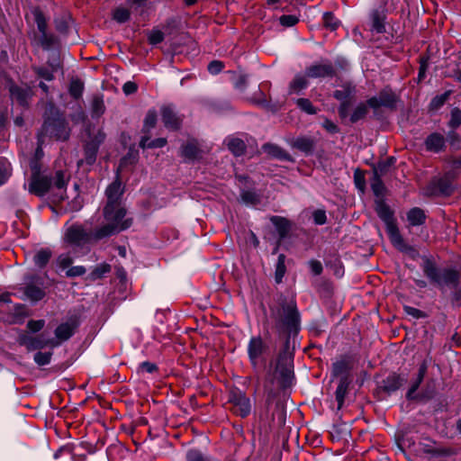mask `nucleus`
<instances>
[{
  "label": "nucleus",
  "mask_w": 461,
  "mask_h": 461,
  "mask_svg": "<svg viewBox=\"0 0 461 461\" xmlns=\"http://www.w3.org/2000/svg\"><path fill=\"white\" fill-rule=\"evenodd\" d=\"M421 269L431 285H435L443 296L450 291L453 305L461 306V275L454 267H440L430 258H424Z\"/></svg>",
  "instance_id": "obj_1"
},
{
  "label": "nucleus",
  "mask_w": 461,
  "mask_h": 461,
  "mask_svg": "<svg viewBox=\"0 0 461 461\" xmlns=\"http://www.w3.org/2000/svg\"><path fill=\"white\" fill-rule=\"evenodd\" d=\"M105 223L95 231V240H101L131 227V219L126 218V210L122 204L105 205L104 208Z\"/></svg>",
  "instance_id": "obj_2"
},
{
  "label": "nucleus",
  "mask_w": 461,
  "mask_h": 461,
  "mask_svg": "<svg viewBox=\"0 0 461 461\" xmlns=\"http://www.w3.org/2000/svg\"><path fill=\"white\" fill-rule=\"evenodd\" d=\"M288 346L289 340L286 339L285 348L278 354L274 368L268 374L271 383L276 381L283 388L290 386L294 379L293 354L288 350Z\"/></svg>",
  "instance_id": "obj_3"
},
{
  "label": "nucleus",
  "mask_w": 461,
  "mask_h": 461,
  "mask_svg": "<svg viewBox=\"0 0 461 461\" xmlns=\"http://www.w3.org/2000/svg\"><path fill=\"white\" fill-rule=\"evenodd\" d=\"M376 212L380 219L385 223L387 234L392 244L400 251L408 253L414 258L417 252L413 247L404 241L394 222L393 214L390 208L384 203H380L377 206Z\"/></svg>",
  "instance_id": "obj_4"
},
{
  "label": "nucleus",
  "mask_w": 461,
  "mask_h": 461,
  "mask_svg": "<svg viewBox=\"0 0 461 461\" xmlns=\"http://www.w3.org/2000/svg\"><path fill=\"white\" fill-rule=\"evenodd\" d=\"M276 328L280 333L296 332L300 315L294 301L283 303L274 313Z\"/></svg>",
  "instance_id": "obj_5"
},
{
  "label": "nucleus",
  "mask_w": 461,
  "mask_h": 461,
  "mask_svg": "<svg viewBox=\"0 0 461 461\" xmlns=\"http://www.w3.org/2000/svg\"><path fill=\"white\" fill-rule=\"evenodd\" d=\"M68 180V177L61 170L57 171L53 178L35 174L30 181L29 192L38 196H43L51 186H54L62 193L66 188ZM63 198L62 194H58L59 201L63 200Z\"/></svg>",
  "instance_id": "obj_6"
},
{
  "label": "nucleus",
  "mask_w": 461,
  "mask_h": 461,
  "mask_svg": "<svg viewBox=\"0 0 461 461\" xmlns=\"http://www.w3.org/2000/svg\"><path fill=\"white\" fill-rule=\"evenodd\" d=\"M44 136L66 140L69 136V131L65 120L59 116L45 120L41 133L39 136L40 145L43 142Z\"/></svg>",
  "instance_id": "obj_7"
},
{
  "label": "nucleus",
  "mask_w": 461,
  "mask_h": 461,
  "mask_svg": "<svg viewBox=\"0 0 461 461\" xmlns=\"http://www.w3.org/2000/svg\"><path fill=\"white\" fill-rule=\"evenodd\" d=\"M95 239V233L86 230L82 225L74 224L68 227L65 232L64 240L67 243L74 247H84Z\"/></svg>",
  "instance_id": "obj_8"
},
{
  "label": "nucleus",
  "mask_w": 461,
  "mask_h": 461,
  "mask_svg": "<svg viewBox=\"0 0 461 461\" xmlns=\"http://www.w3.org/2000/svg\"><path fill=\"white\" fill-rule=\"evenodd\" d=\"M268 345L260 336L252 337L248 344V356L251 365L256 367L259 362L265 361V356L268 352Z\"/></svg>",
  "instance_id": "obj_9"
},
{
  "label": "nucleus",
  "mask_w": 461,
  "mask_h": 461,
  "mask_svg": "<svg viewBox=\"0 0 461 461\" xmlns=\"http://www.w3.org/2000/svg\"><path fill=\"white\" fill-rule=\"evenodd\" d=\"M229 402L232 405V411L240 416L246 417L250 413L251 405L249 399L240 390H233L229 396Z\"/></svg>",
  "instance_id": "obj_10"
},
{
  "label": "nucleus",
  "mask_w": 461,
  "mask_h": 461,
  "mask_svg": "<svg viewBox=\"0 0 461 461\" xmlns=\"http://www.w3.org/2000/svg\"><path fill=\"white\" fill-rule=\"evenodd\" d=\"M20 345L26 347L30 351L41 349L49 345L56 347L59 342H55L53 339H46L43 334L37 336H31L29 334H21L18 338Z\"/></svg>",
  "instance_id": "obj_11"
},
{
  "label": "nucleus",
  "mask_w": 461,
  "mask_h": 461,
  "mask_svg": "<svg viewBox=\"0 0 461 461\" xmlns=\"http://www.w3.org/2000/svg\"><path fill=\"white\" fill-rule=\"evenodd\" d=\"M24 294L32 302H39L44 298L45 291L40 277L36 276L25 277Z\"/></svg>",
  "instance_id": "obj_12"
},
{
  "label": "nucleus",
  "mask_w": 461,
  "mask_h": 461,
  "mask_svg": "<svg viewBox=\"0 0 461 461\" xmlns=\"http://www.w3.org/2000/svg\"><path fill=\"white\" fill-rule=\"evenodd\" d=\"M395 94L389 88L383 89L378 96L371 97L367 100V104L373 109L379 107L393 108L396 103Z\"/></svg>",
  "instance_id": "obj_13"
},
{
  "label": "nucleus",
  "mask_w": 461,
  "mask_h": 461,
  "mask_svg": "<svg viewBox=\"0 0 461 461\" xmlns=\"http://www.w3.org/2000/svg\"><path fill=\"white\" fill-rule=\"evenodd\" d=\"M9 92L11 98L22 106L28 104V100L32 97V89L27 86H17L10 84Z\"/></svg>",
  "instance_id": "obj_14"
},
{
  "label": "nucleus",
  "mask_w": 461,
  "mask_h": 461,
  "mask_svg": "<svg viewBox=\"0 0 461 461\" xmlns=\"http://www.w3.org/2000/svg\"><path fill=\"white\" fill-rule=\"evenodd\" d=\"M306 76L310 78L332 77L335 69L330 62L313 64L306 68Z\"/></svg>",
  "instance_id": "obj_15"
},
{
  "label": "nucleus",
  "mask_w": 461,
  "mask_h": 461,
  "mask_svg": "<svg viewBox=\"0 0 461 461\" xmlns=\"http://www.w3.org/2000/svg\"><path fill=\"white\" fill-rule=\"evenodd\" d=\"M162 122L169 130H178L182 123V118L176 113L173 107L164 106L161 108Z\"/></svg>",
  "instance_id": "obj_16"
},
{
  "label": "nucleus",
  "mask_w": 461,
  "mask_h": 461,
  "mask_svg": "<svg viewBox=\"0 0 461 461\" xmlns=\"http://www.w3.org/2000/svg\"><path fill=\"white\" fill-rule=\"evenodd\" d=\"M123 193V188L122 186V182L119 179V176L108 185L105 191V194L107 197V203L105 205L114 206L115 204H121V196Z\"/></svg>",
  "instance_id": "obj_17"
},
{
  "label": "nucleus",
  "mask_w": 461,
  "mask_h": 461,
  "mask_svg": "<svg viewBox=\"0 0 461 461\" xmlns=\"http://www.w3.org/2000/svg\"><path fill=\"white\" fill-rule=\"evenodd\" d=\"M34 17H35V23L37 24V28H38L39 32L41 33L42 45L45 48H50L53 44L54 40L51 36H48V34H47L46 18L41 11H35Z\"/></svg>",
  "instance_id": "obj_18"
},
{
  "label": "nucleus",
  "mask_w": 461,
  "mask_h": 461,
  "mask_svg": "<svg viewBox=\"0 0 461 461\" xmlns=\"http://www.w3.org/2000/svg\"><path fill=\"white\" fill-rule=\"evenodd\" d=\"M356 86L351 83H346L341 86L340 89H337L333 93L335 99L343 103H351V100L355 97Z\"/></svg>",
  "instance_id": "obj_19"
},
{
  "label": "nucleus",
  "mask_w": 461,
  "mask_h": 461,
  "mask_svg": "<svg viewBox=\"0 0 461 461\" xmlns=\"http://www.w3.org/2000/svg\"><path fill=\"white\" fill-rule=\"evenodd\" d=\"M426 149L432 152H439L445 147V138L440 133H431L425 140Z\"/></svg>",
  "instance_id": "obj_20"
},
{
  "label": "nucleus",
  "mask_w": 461,
  "mask_h": 461,
  "mask_svg": "<svg viewBox=\"0 0 461 461\" xmlns=\"http://www.w3.org/2000/svg\"><path fill=\"white\" fill-rule=\"evenodd\" d=\"M265 153L280 160L290 161L291 156L283 149L275 144H264L262 147Z\"/></svg>",
  "instance_id": "obj_21"
},
{
  "label": "nucleus",
  "mask_w": 461,
  "mask_h": 461,
  "mask_svg": "<svg viewBox=\"0 0 461 461\" xmlns=\"http://www.w3.org/2000/svg\"><path fill=\"white\" fill-rule=\"evenodd\" d=\"M405 380L397 375H391L383 381L382 388L384 392L391 393L397 391Z\"/></svg>",
  "instance_id": "obj_22"
},
{
  "label": "nucleus",
  "mask_w": 461,
  "mask_h": 461,
  "mask_svg": "<svg viewBox=\"0 0 461 461\" xmlns=\"http://www.w3.org/2000/svg\"><path fill=\"white\" fill-rule=\"evenodd\" d=\"M384 174V164H378L374 169V176L371 181V187L375 195H381L384 191V185L380 176Z\"/></svg>",
  "instance_id": "obj_23"
},
{
  "label": "nucleus",
  "mask_w": 461,
  "mask_h": 461,
  "mask_svg": "<svg viewBox=\"0 0 461 461\" xmlns=\"http://www.w3.org/2000/svg\"><path fill=\"white\" fill-rule=\"evenodd\" d=\"M372 30L377 33H382L385 30L384 19L385 14L383 10H374L371 14Z\"/></svg>",
  "instance_id": "obj_24"
},
{
  "label": "nucleus",
  "mask_w": 461,
  "mask_h": 461,
  "mask_svg": "<svg viewBox=\"0 0 461 461\" xmlns=\"http://www.w3.org/2000/svg\"><path fill=\"white\" fill-rule=\"evenodd\" d=\"M307 76L296 75L289 85L288 94H299L308 86Z\"/></svg>",
  "instance_id": "obj_25"
},
{
  "label": "nucleus",
  "mask_w": 461,
  "mask_h": 461,
  "mask_svg": "<svg viewBox=\"0 0 461 461\" xmlns=\"http://www.w3.org/2000/svg\"><path fill=\"white\" fill-rule=\"evenodd\" d=\"M349 385V380L347 376H341L339 378V382L338 387L335 392L336 401L338 402L339 409H340L343 405L345 396L348 393Z\"/></svg>",
  "instance_id": "obj_26"
},
{
  "label": "nucleus",
  "mask_w": 461,
  "mask_h": 461,
  "mask_svg": "<svg viewBox=\"0 0 461 461\" xmlns=\"http://www.w3.org/2000/svg\"><path fill=\"white\" fill-rule=\"evenodd\" d=\"M75 326L71 323H61L55 330V336L59 341L68 340L74 334Z\"/></svg>",
  "instance_id": "obj_27"
},
{
  "label": "nucleus",
  "mask_w": 461,
  "mask_h": 461,
  "mask_svg": "<svg viewBox=\"0 0 461 461\" xmlns=\"http://www.w3.org/2000/svg\"><path fill=\"white\" fill-rule=\"evenodd\" d=\"M426 215L424 212L418 207L411 209L407 213V220L411 226H420L424 223Z\"/></svg>",
  "instance_id": "obj_28"
},
{
  "label": "nucleus",
  "mask_w": 461,
  "mask_h": 461,
  "mask_svg": "<svg viewBox=\"0 0 461 461\" xmlns=\"http://www.w3.org/2000/svg\"><path fill=\"white\" fill-rule=\"evenodd\" d=\"M228 149L235 155L240 156L244 153L246 145L241 139L229 137L225 140Z\"/></svg>",
  "instance_id": "obj_29"
},
{
  "label": "nucleus",
  "mask_w": 461,
  "mask_h": 461,
  "mask_svg": "<svg viewBox=\"0 0 461 461\" xmlns=\"http://www.w3.org/2000/svg\"><path fill=\"white\" fill-rule=\"evenodd\" d=\"M272 223L276 226L277 232L281 239L285 238L290 230L289 221L279 216L271 217Z\"/></svg>",
  "instance_id": "obj_30"
},
{
  "label": "nucleus",
  "mask_w": 461,
  "mask_h": 461,
  "mask_svg": "<svg viewBox=\"0 0 461 461\" xmlns=\"http://www.w3.org/2000/svg\"><path fill=\"white\" fill-rule=\"evenodd\" d=\"M50 258L51 251L49 249H41L35 253L33 257V262L35 266H37L40 268H42L48 264Z\"/></svg>",
  "instance_id": "obj_31"
},
{
  "label": "nucleus",
  "mask_w": 461,
  "mask_h": 461,
  "mask_svg": "<svg viewBox=\"0 0 461 461\" xmlns=\"http://www.w3.org/2000/svg\"><path fill=\"white\" fill-rule=\"evenodd\" d=\"M367 105V103H360L358 105H357L350 115V122L355 123L364 119L368 113Z\"/></svg>",
  "instance_id": "obj_32"
},
{
  "label": "nucleus",
  "mask_w": 461,
  "mask_h": 461,
  "mask_svg": "<svg viewBox=\"0 0 461 461\" xmlns=\"http://www.w3.org/2000/svg\"><path fill=\"white\" fill-rule=\"evenodd\" d=\"M166 144H167V140L165 138H158L154 140H149V137L147 135L143 136L140 141V146L142 149L161 148V147H164Z\"/></svg>",
  "instance_id": "obj_33"
},
{
  "label": "nucleus",
  "mask_w": 461,
  "mask_h": 461,
  "mask_svg": "<svg viewBox=\"0 0 461 461\" xmlns=\"http://www.w3.org/2000/svg\"><path fill=\"white\" fill-rule=\"evenodd\" d=\"M426 373H427V365L425 363H422L419 368L418 377H417L416 381L411 384V388L409 389V391L407 393L408 398H412V394L418 390Z\"/></svg>",
  "instance_id": "obj_34"
},
{
  "label": "nucleus",
  "mask_w": 461,
  "mask_h": 461,
  "mask_svg": "<svg viewBox=\"0 0 461 461\" xmlns=\"http://www.w3.org/2000/svg\"><path fill=\"white\" fill-rule=\"evenodd\" d=\"M240 198L245 204L251 206H256L261 202L260 196L253 191H242Z\"/></svg>",
  "instance_id": "obj_35"
},
{
  "label": "nucleus",
  "mask_w": 461,
  "mask_h": 461,
  "mask_svg": "<svg viewBox=\"0 0 461 461\" xmlns=\"http://www.w3.org/2000/svg\"><path fill=\"white\" fill-rule=\"evenodd\" d=\"M199 152L196 143L189 141L182 147L181 154L188 159H194L197 157Z\"/></svg>",
  "instance_id": "obj_36"
},
{
  "label": "nucleus",
  "mask_w": 461,
  "mask_h": 461,
  "mask_svg": "<svg viewBox=\"0 0 461 461\" xmlns=\"http://www.w3.org/2000/svg\"><path fill=\"white\" fill-rule=\"evenodd\" d=\"M285 256L284 254H280L278 256L277 263L276 266V273H275V279L277 284L281 283L283 280V277L285 274L286 267H285Z\"/></svg>",
  "instance_id": "obj_37"
},
{
  "label": "nucleus",
  "mask_w": 461,
  "mask_h": 461,
  "mask_svg": "<svg viewBox=\"0 0 461 461\" xmlns=\"http://www.w3.org/2000/svg\"><path fill=\"white\" fill-rule=\"evenodd\" d=\"M296 105L307 114H316L318 109L307 98H298L295 101Z\"/></svg>",
  "instance_id": "obj_38"
},
{
  "label": "nucleus",
  "mask_w": 461,
  "mask_h": 461,
  "mask_svg": "<svg viewBox=\"0 0 461 461\" xmlns=\"http://www.w3.org/2000/svg\"><path fill=\"white\" fill-rule=\"evenodd\" d=\"M71 17L68 14L61 15L55 19V26L60 33H66L69 28Z\"/></svg>",
  "instance_id": "obj_39"
},
{
  "label": "nucleus",
  "mask_w": 461,
  "mask_h": 461,
  "mask_svg": "<svg viewBox=\"0 0 461 461\" xmlns=\"http://www.w3.org/2000/svg\"><path fill=\"white\" fill-rule=\"evenodd\" d=\"M84 90V84L80 79H72L69 85V94L75 99L81 97Z\"/></svg>",
  "instance_id": "obj_40"
},
{
  "label": "nucleus",
  "mask_w": 461,
  "mask_h": 461,
  "mask_svg": "<svg viewBox=\"0 0 461 461\" xmlns=\"http://www.w3.org/2000/svg\"><path fill=\"white\" fill-rule=\"evenodd\" d=\"M294 147L303 152H310L313 149V141L305 137L298 138L294 140Z\"/></svg>",
  "instance_id": "obj_41"
},
{
  "label": "nucleus",
  "mask_w": 461,
  "mask_h": 461,
  "mask_svg": "<svg viewBox=\"0 0 461 461\" xmlns=\"http://www.w3.org/2000/svg\"><path fill=\"white\" fill-rule=\"evenodd\" d=\"M12 172L11 164L6 159H0V185L5 184Z\"/></svg>",
  "instance_id": "obj_42"
},
{
  "label": "nucleus",
  "mask_w": 461,
  "mask_h": 461,
  "mask_svg": "<svg viewBox=\"0 0 461 461\" xmlns=\"http://www.w3.org/2000/svg\"><path fill=\"white\" fill-rule=\"evenodd\" d=\"M57 70V68L54 65H51V69L44 67H36L34 68V72L38 75V77L47 80L51 81L54 78L53 73Z\"/></svg>",
  "instance_id": "obj_43"
},
{
  "label": "nucleus",
  "mask_w": 461,
  "mask_h": 461,
  "mask_svg": "<svg viewBox=\"0 0 461 461\" xmlns=\"http://www.w3.org/2000/svg\"><path fill=\"white\" fill-rule=\"evenodd\" d=\"M92 113L95 116H100L104 112V100L101 96L95 95L94 96L91 103Z\"/></svg>",
  "instance_id": "obj_44"
},
{
  "label": "nucleus",
  "mask_w": 461,
  "mask_h": 461,
  "mask_svg": "<svg viewBox=\"0 0 461 461\" xmlns=\"http://www.w3.org/2000/svg\"><path fill=\"white\" fill-rule=\"evenodd\" d=\"M437 188L440 194H450L453 191V185L451 181L447 178H440L437 181Z\"/></svg>",
  "instance_id": "obj_45"
},
{
  "label": "nucleus",
  "mask_w": 461,
  "mask_h": 461,
  "mask_svg": "<svg viewBox=\"0 0 461 461\" xmlns=\"http://www.w3.org/2000/svg\"><path fill=\"white\" fill-rule=\"evenodd\" d=\"M98 149L97 143H87L85 148L86 160L87 164H93L95 160L96 152Z\"/></svg>",
  "instance_id": "obj_46"
},
{
  "label": "nucleus",
  "mask_w": 461,
  "mask_h": 461,
  "mask_svg": "<svg viewBox=\"0 0 461 461\" xmlns=\"http://www.w3.org/2000/svg\"><path fill=\"white\" fill-rule=\"evenodd\" d=\"M113 18L120 23L127 22L130 18V12L127 8L118 7L113 11Z\"/></svg>",
  "instance_id": "obj_47"
},
{
  "label": "nucleus",
  "mask_w": 461,
  "mask_h": 461,
  "mask_svg": "<svg viewBox=\"0 0 461 461\" xmlns=\"http://www.w3.org/2000/svg\"><path fill=\"white\" fill-rule=\"evenodd\" d=\"M157 122V114L154 111H149L145 120H144V125H143V131L145 133H148L152 128L155 127Z\"/></svg>",
  "instance_id": "obj_48"
},
{
  "label": "nucleus",
  "mask_w": 461,
  "mask_h": 461,
  "mask_svg": "<svg viewBox=\"0 0 461 461\" xmlns=\"http://www.w3.org/2000/svg\"><path fill=\"white\" fill-rule=\"evenodd\" d=\"M348 370V363L345 360H339L332 365V375L334 376H345Z\"/></svg>",
  "instance_id": "obj_49"
},
{
  "label": "nucleus",
  "mask_w": 461,
  "mask_h": 461,
  "mask_svg": "<svg viewBox=\"0 0 461 461\" xmlns=\"http://www.w3.org/2000/svg\"><path fill=\"white\" fill-rule=\"evenodd\" d=\"M52 354L50 352H37L34 355V361L39 366H45L48 365L50 362Z\"/></svg>",
  "instance_id": "obj_50"
},
{
  "label": "nucleus",
  "mask_w": 461,
  "mask_h": 461,
  "mask_svg": "<svg viewBox=\"0 0 461 461\" xmlns=\"http://www.w3.org/2000/svg\"><path fill=\"white\" fill-rule=\"evenodd\" d=\"M324 25L331 30H336L339 25V21L334 17L332 13H325L323 14Z\"/></svg>",
  "instance_id": "obj_51"
},
{
  "label": "nucleus",
  "mask_w": 461,
  "mask_h": 461,
  "mask_svg": "<svg viewBox=\"0 0 461 461\" xmlns=\"http://www.w3.org/2000/svg\"><path fill=\"white\" fill-rule=\"evenodd\" d=\"M187 461H210L208 457L203 456L201 451L197 449H190L186 453Z\"/></svg>",
  "instance_id": "obj_52"
},
{
  "label": "nucleus",
  "mask_w": 461,
  "mask_h": 461,
  "mask_svg": "<svg viewBox=\"0 0 461 461\" xmlns=\"http://www.w3.org/2000/svg\"><path fill=\"white\" fill-rule=\"evenodd\" d=\"M449 92H446L440 95H437L430 102V106L433 109H438L441 107L445 102L448 99Z\"/></svg>",
  "instance_id": "obj_53"
},
{
  "label": "nucleus",
  "mask_w": 461,
  "mask_h": 461,
  "mask_svg": "<svg viewBox=\"0 0 461 461\" xmlns=\"http://www.w3.org/2000/svg\"><path fill=\"white\" fill-rule=\"evenodd\" d=\"M72 262L73 259L68 254H61L57 258V264L62 269H66L70 267Z\"/></svg>",
  "instance_id": "obj_54"
},
{
  "label": "nucleus",
  "mask_w": 461,
  "mask_h": 461,
  "mask_svg": "<svg viewBox=\"0 0 461 461\" xmlns=\"http://www.w3.org/2000/svg\"><path fill=\"white\" fill-rule=\"evenodd\" d=\"M164 40V33L159 30H154L149 34V42L152 45L160 43Z\"/></svg>",
  "instance_id": "obj_55"
},
{
  "label": "nucleus",
  "mask_w": 461,
  "mask_h": 461,
  "mask_svg": "<svg viewBox=\"0 0 461 461\" xmlns=\"http://www.w3.org/2000/svg\"><path fill=\"white\" fill-rule=\"evenodd\" d=\"M280 23L283 26L290 27L298 23V18L293 14H284L279 18Z\"/></svg>",
  "instance_id": "obj_56"
},
{
  "label": "nucleus",
  "mask_w": 461,
  "mask_h": 461,
  "mask_svg": "<svg viewBox=\"0 0 461 461\" xmlns=\"http://www.w3.org/2000/svg\"><path fill=\"white\" fill-rule=\"evenodd\" d=\"M45 326L44 320H31L27 322V329L32 332H38Z\"/></svg>",
  "instance_id": "obj_57"
},
{
  "label": "nucleus",
  "mask_w": 461,
  "mask_h": 461,
  "mask_svg": "<svg viewBox=\"0 0 461 461\" xmlns=\"http://www.w3.org/2000/svg\"><path fill=\"white\" fill-rule=\"evenodd\" d=\"M461 124V111L457 108H455L451 112V119L449 122V125L456 129Z\"/></svg>",
  "instance_id": "obj_58"
},
{
  "label": "nucleus",
  "mask_w": 461,
  "mask_h": 461,
  "mask_svg": "<svg viewBox=\"0 0 461 461\" xmlns=\"http://www.w3.org/2000/svg\"><path fill=\"white\" fill-rule=\"evenodd\" d=\"M111 267L108 264H103L95 267L92 271V276L94 278H99L103 276V275L110 272Z\"/></svg>",
  "instance_id": "obj_59"
},
{
  "label": "nucleus",
  "mask_w": 461,
  "mask_h": 461,
  "mask_svg": "<svg viewBox=\"0 0 461 461\" xmlns=\"http://www.w3.org/2000/svg\"><path fill=\"white\" fill-rule=\"evenodd\" d=\"M86 268L83 266H76L68 268L66 272L68 277H76L83 276L86 273Z\"/></svg>",
  "instance_id": "obj_60"
},
{
  "label": "nucleus",
  "mask_w": 461,
  "mask_h": 461,
  "mask_svg": "<svg viewBox=\"0 0 461 461\" xmlns=\"http://www.w3.org/2000/svg\"><path fill=\"white\" fill-rule=\"evenodd\" d=\"M313 221L318 225H322L327 221V216L324 210H316L312 213Z\"/></svg>",
  "instance_id": "obj_61"
},
{
  "label": "nucleus",
  "mask_w": 461,
  "mask_h": 461,
  "mask_svg": "<svg viewBox=\"0 0 461 461\" xmlns=\"http://www.w3.org/2000/svg\"><path fill=\"white\" fill-rule=\"evenodd\" d=\"M223 68V64L222 62L221 61H218V60H214V61H212L209 65H208V71L212 74V75H216L218 73H220L221 71V69Z\"/></svg>",
  "instance_id": "obj_62"
},
{
  "label": "nucleus",
  "mask_w": 461,
  "mask_h": 461,
  "mask_svg": "<svg viewBox=\"0 0 461 461\" xmlns=\"http://www.w3.org/2000/svg\"><path fill=\"white\" fill-rule=\"evenodd\" d=\"M322 127L330 133L331 134H335V133H338L339 131V127L333 122H331L330 120L329 119H326L323 122H322Z\"/></svg>",
  "instance_id": "obj_63"
},
{
  "label": "nucleus",
  "mask_w": 461,
  "mask_h": 461,
  "mask_svg": "<svg viewBox=\"0 0 461 461\" xmlns=\"http://www.w3.org/2000/svg\"><path fill=\"white\" fill-rule=\"evenodd\" d=\"M354 179L356 186L361 190L364 191L365 188V179L364 176L360 174L358 170H357L354 174Z\"/></svg>",
  "instance_id": "obj_64"
}]
</instances>
